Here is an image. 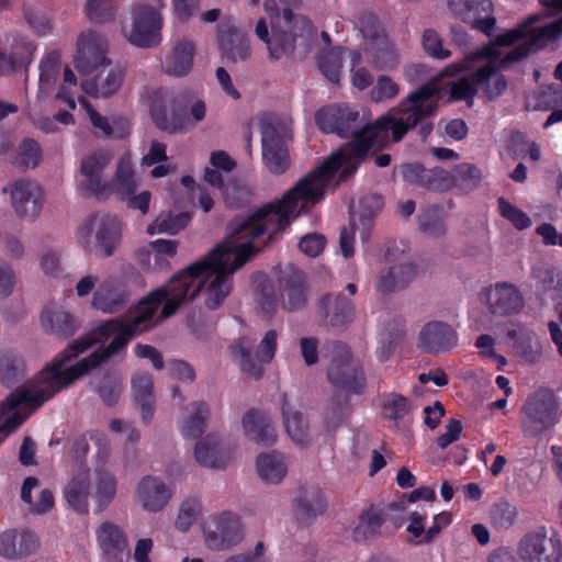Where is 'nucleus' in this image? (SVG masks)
Returning <instances> with one entry per match:
<instances>
[{
    "label": "nucleus",
    "mask_w": 562,
    "mask_h": 562,
    "mask_svg": "<svg viewBox=\"0 0 562 562\" xmlns=\"http://www.w3.org/2000/svg\"><path fill=\"white\" fill-rule=\"evenodd\" d=\"M238 456V446L234 440L210 434L196 442L194 458L202 467L225 469Z\"/></svg>",
    "instance_id": "19"
},
{
    "label": "nucleus",
    "mask_w": 562,
    "mask_h": 562,
    "mask_svg": "<svg viewBox=\"0 0 562 562\" xmlns=\"http://www.w3.org/2000/svg\"><path fill=\"white\" fill-rule=\"evenodd\" d=\"M190 221L188 213H180L178 215L161 214L147 227L149 235L155 234H171L175 235L181 231Z\"/></svg>",
    "instance_id": "47"
},
{
    "label": "nucleus",
    "mask_w": 562,
    "mask_h": 562,
    "mask_svg": "<svg viewBox=\"0 0 562 562\" xmlns=\"http://www.w3.org/2000/svg\"><path fill=\"white\" fill-rule=\"evenodd\" d=\"M106 54V38L94 30H86L80 33L77 40L76 68L81 74L89 75L100 67L109 66L111 60Z\"/></svg>",
    "instance_id": "17"
},
{
    "label": "nucleus",
    "mask_w": 562,
    "mask_h": 562,
    "mask_svg": "<svg viewBox=\"0 0 562 562\" xmlns=\"http://www.w3.org/2000/svg\"><path fill=\"white\" fill-rule=\"evenodd\" d=\"M80 103L83 106L97 135L102 137H123L128 133L130 128L126 123L114 120L111 124L108 117L97 112L89 102L81 100Z\"/></svg>",
    "instance_id": "40"
},
{
    "label": "nucleus",
    "mask_w": 562,
    "mask_h": 562,
    "mask_svg": "<svg viewBox=\"0 0 562 562\" xmlns=\"http://www.w3.org/2000/svg\"><path fill=\"white\" fill-rule=\"evenodd\" d=\"M423 47L430 56L445 59L450 56V50L445 48L442 40L434 30H426L423 34Z\"/></svg>",
    "instance_id": "59"
},
{
    "label": "nucleus",
    "mask_w": 562,
    "mask_h": 562,
    "mask_svg": "<svg viewBox=\"0 0 562 562\" xmlns=\"http://www.w3.org/2000/svg\"><path fill=\"white\" fill-rule=\"evenodd\" d=\"M201 513V504L195 498L183 501L175 521V526L180 531H188Z\"/></svg>",
    "instance_id": "52"
},
{
    "label": "nucleus",
    "mask_w": 562,
    "mask_h": 562,
    "mask_svg": "<svg viewBox=\"0 0 562 562\" xmlns=\"http://www.w3.org/2000/svg\"><path fill=\"white\" fill-rule=\"evenodd\" d=\"M325 247V238L318 234H308L300 241V249L308 257L318 256Z\"/></svg>",
    "instance_id": "64"
},
{
    "label": "nucleus",
    "mask_w": 562,
    "mask_h": 562,
    "mask_svg": "<svg viewBox=\"0 0 562 562\" xmlns=\"http://www.w3.org/2000/svg\"><path fill=\"white\" fill-rule=\"evenodd\" d=\"M122 390L121 381L117 378L106 376L103 379L99 393L108 405L116 403Z\"/></svg>",
    "instance_id": "60"
},
{
    "label": "nucleus",
    "mask_w": 562,
    "mask_h": 562,
    "mask_svg": "<svg viewBox=\"0 0 562 562\" xmlns=\"http://www.w3.org/2000/svg\"><path fill=\"white\" fill-rule=\"evenodd\" d=\"M38 487V480L30 476L24 480L21 497L23 502L31 505V510L36 514H43L50 510L54 506V495L48 490H41L35 502L32 499V490Z\"/></svg>",
    "instance_id": "42"
},
{
    "label": "nucleus",
    "mask_w": 562,
    "mask_h": 562,
    "mask_svg": "<svg viewBox=\"0 0 562 562\" xmlns=\"http://www.w3.org/2000/svg\"><path fill=\"white\" fill-rule=\"evenodd\" d=\"M416 274L417 268L409 261L393 265L380 274L378 290L382 293L400 291L406 288Z\"/></svg>",
    "instance_id": "34"
},
{
    "label": "nucleus",
    "mask_w": 562,
    "mask_h": 562,
    "mask_svg": "<svg viewBox=\"0 0 562 562\" xmlns=\"http://www.w3.org/2000/svg\"><path fill=\"white\" fill-rule=\"evenodd\" d=\"M41 325L47 331L70 336L79 328L80 323L69 312L60 306L50 304L42 311Z\"/></svg>",
    "instance_id": "33"
},
{
    "label": "nucleus",
    "mask_w": 562,
    "mask_h": 562,
    "mask_svg": "<svg viewBox=\"0 0 562 562\" xmlns=\"http://www.w3.org/2000/svg\"><path fill=\"white\" fill-rule=\"evenodd\" d=\"M125 77L120 66L102 69L95 77L82 82V90L94 98H106L119 91Z\"/></svg>",
    "instance_id": "32"
},
{
    "label": "nucleus",
    "mask_w": 562,
    "mask_h": 562,
    "mask_svg": "<svg viewBox=\"0 0 562 562\" xmlns=\"http://www.w3.org/2000/svg\"><path fill=\"white\" fill-rule=\"evenodd\" d=\"M562 105V89L547 87L530 94L527 99V108L535 111H548Z\"/></svg>",
    "instance_id": "48"
},
{
    "label": "nucleus",
    "mask_w": 562,
    "mask_h": 562,
    "mask_svg": "<svg viewBox=\"0 0 562 562\" xmlns=\"http://www.w3.org/2000/svg\"><path fill=\"white\" fill-rule=\"evenodd\" d=\"M448 5L453 14L484 33L488 34L495 25V19L492 16L477 18L480 9L484 12L492 10V3L488 0H448Z\"/></svg>",
    "instance_id": "28"
},
{
    "label": "nucleus",
    "mask_w": 562,
    "mask_h": 562,
    "mask_svg": "<svg viewBox=\"0 0 562 562\" xmlns=\"http://www.w3.org/2000/svg\"><path fill=\"white\" fill-rule=\"evenodd\" d=\"M205 546L213 551L231 550L243 542L246 530L241 518L232 512L209 516L202 525Z\"/></svg>",
    "instance_id": "12"
},
{
    "label": "nucleus",
    "mask_w": 562,
    "mask_h": 562,
    "mask_svg": "<svg viewBox=\"0 0 562 562\" xmlns=\"http://www.w3.org/2000/svg\"><path fill=\"white\" fill-rule=\"evenodd\" d=\"M344 50L340 47L324 52L319 57V68L322 72L331 81L338 82L341 75V55Z\"/></svg>",
    "instance_id": "49"
},
{
    "label": "nucleus",
    "mask_w": 562,
    "mask_h": 562,
    "mask_svg": "<svg viewBox=\"0 0 562 562\" xmlns=\"http://www.w3.org/2000/svg\"><path fill=\"white\" fill-rule=\"evenodd\" d=\"M480 302L491 315L498 317L517 314L525 305L520 290L509 282H496L484 288Z\"/></svg>",
    "instance_id": "16"
},
{
    "label": "nucleus",
    "mask_w": 562,
    "mask_h": 562,
    "mask_svg": "<svg viewBox=\"0 0 562 562\" xmlns=\"http://www.w3.org/2000/svg\"><path fill=\"white\" fill-rule=\"evenodd\" d=\"M282 306L288 311L302 307L305 303V291L301 283H289L281 293Z\"/></svg>",
    "instance_id": "57"
},
{
    "label": "nucleus",
    "mask_w": 562,
    "mask_h": 562,
    "mask_svg": "<svg viewBox=\"0 0 562 562\" xmlns=\"http://www.w3.org/2000/svg\"><path fill=\"white\" fill-rule=\"evenodd\" d=\"M210 418V408L204 402H193L188 406V415L180 425V434L186 439L200 437Z\"/></svg>",
    "instance_id": "38"
},
{
    "label": "nucleus",
    "mask_w": 562,
    "mask_h": 562,
    "mask_svg": "<svg viewBox=\"0 0 562 562\" xmlns=\"http://www.w3.org/2000/svg\"><path fill=\"white\" fill-rule=\"evenodd\" d=\"M265 10L271 19V35L265 20L256 25V35L267 44L271 59L292 56L296 50L305 54L316 40L312 22L304 15L294 14L290 9L279 13L274 0L265 2Z\"/></svg>",
    "instance_id": "6"
},
{
    "label": "nucleus",
    "mask_w": 562,
    "mask_h": 562,
    "mask_svg": "<svg viewBox=\"0 0 562 562\" xmlns=\"http://www.w3.org/2000/svg\"><path fill=\"white\" fill-rule=\"evenodd\" d=\"M38 544L36 536L29 531L7 530L0 533V555L5 559H24L35 553Z\"/></svg>",
    "instance_id": "30"
},
{
    "label": "nucleus",
    "mask_w": 562,
    "mask_h": 562,
    "mask_svg": "<svg viewBox=\"0 0 562 562\" xmlns=\"http://www.w3.org/2000/svg\"><path fill=\"white\" fill-rule=\"evenodd\" d=\"M329 381L348 392L359 393L366 385L364 375L357 363L351 360L347 346L337 344L327 372Z\"/></svg>",
    "instance_id": "18"
},
{
    "label": "nucleus",
    "mask_w": 562,
    "mask_h": 562,
    "mask_svg": "<svg viewBox=\"0 0 562 562\" xmlns=\"http://www.w3.org/2000/svg\"><path fill=\"white\" fill-rule=\"evenodd\" d=\"M112 159L108 149H95L82 157L80 161V176L78 188L85 196L104 199L108 196V182L101 175Z\"/></svg>",
    "instance_id": "15"
},
{
    "label": "nucleus",
    "mask_w": 562,
    "mask_h": 562,
    "mask_svg": "<svg viewBox=\"0 0 562 562\" xmlns=\"http://www.w3.org/2000/svg\"><path fill=\"white\" fill-rule=\"evenodd\" d=\"M540 3L547 8L562 9V0H540ZM539 20L540 15H530L516 27L499 34L502 43H524V47L513 58H524L562 35V18L542 26H535Z\"/></svg>",
    "instance_id": "9"
},
{
    "label": "nucleus",
    "mask_w": 562,
    "mask_h": 562,
    "mask_svg": "<svg viewBox=\"0 0 562 562\" xmlns=\"http://www.w3.org/2000/svg\"><path fill=\"white\" fill-rule=\"evenodd\" d=\"M426 186L439 191H448L456 187L457 176L454 171L451 172L442 168H434L428 170Z\"/></svg>",
    "instance_id": "56"
},
{
    "label": "nucleus",
    "mask_w": 562,
    "mask_h": 562,
    "mask_svg": "<svg viewBox=\"0 0 562 562\" xmlns=\"http://www.w3.org/2000/svg\"><path fill=\"white\" fill-rule=\"evenodd\" d=\"M97 539L106 562H126L128 560L127 539L119 526L103 522L97 530Z\"/></svg>",
    "instance_id": "26"
},
{
    "label": "nucleus",
    "mask_w": 562,
    "mask_h": 562,
    "mask_svg": "<svg viewBox=\"0 0 562 562\" xmlns=\"http://www.w3.org/2000/svg\"><path fill=\"white\" fill-rule=\"evenodd\" d=\"M452 521V516L449 512H442L437 514L432 519V525L425 532V536L422 540H418L419 543H430L440 531L449 526Z\"/></svg>",
    "instance_id": "61"
},
{
    "label": "nucleus",
    "mask_w": 562,
    "mask_h": 562,
    "mask_svg": "<svg viewBox=\"0 0 562 562\" xmlns=\"http://www.w3.org/2000/svg\"><path fill=\"white\" fill-rule=\"evenodd\" d=\"M351 69V85L358 90H364L373 83V75L366 68L358 65L361 63V54L358 50L349 52Z\"/></svg>",
    "instance_id": "53"
},
{
    "label": "nucleus",
    "mask_w": 562,
    "mask_h": 562,
    "mask_svg": "<svg viewBox=\"0 0 562 562\" xmlns=\"http://www.w3.org/2000/svg\"><path fill=\"white\" fill-rule=\"evenodd\" d=\"M400 91V86L392 78L380 76L371 90L370 97L373 102L381 103L393 100Z\"/></svg>",
    "instance_id": "54"
},
{
    "label": "nucleus",
    "mask_w": 562,
    "mask_h": 562,
    "mask_svg": "<svg viewBox=\"0 0 562 562\" xmlns=\"http://www.w3.org/2000/svg\"><path fill=\"white\" fill-rule=\"evenodd\" d=\"M457 345L458 335L456 330L443 322H428L418 334L417 347L428 353H445Z\"/></svg>",
    "instance_id": "23"
},
{
    "label": "nucleus",
    "mask_w": 562,
    "mask_h": 562,
    "mask_svg": "<svg viewBox=\"0 0 562 562\" xmlns=\"http://www.w3.org/2000/svg\"><path fill=\"white\" fill-rule=\"evenodd\" d=\"M518 510L508 502H501L495 505L492 512V521L499 528H509L516 521Z\"/></svg>",
    "instance_id": "58"
},
{
    "label": "nucleus",
    "mask_w": 562,
    "mask_h": 562,
    "mask_svg": "<svg viewBox=\"0 0 562 562\" xmlns=\"http://www.w3.org/2000/svg\"><path fill=\"white\" fill-rule=\"evenodd\" d=\"M256 470L266 483L279 484L288 473V463L280 452L260 453L256 459Z\"/></svg>",
    "instance_id": "36"
},
{
    "label": "nucleus",
    "mask_w": 562,
    "mask_h": 562,
    "mask_svg": "<svg viewBox=\"0 0 562 562\" xmlns=\"http://www.w3.org/2000/svg\"><path fill=\"white\" fill-rule=\"evenodd\" d=\"M97 449L93 469L76 471L64 490L68 505L80 514H88L90 499L99 510H104L116 497L117 477L108 467L110 445L106 436L98 430L88 434Z\"/></svg>",
    "instance_id": "5"
},
{
    "label": "nucleus",
    "mask_w": 562,
    "mask_h": 562,
    "mask_svg": "<svg viewBox=\"0 0 562 562\" xmlns=\"http://www.w3.org/2000/svg\"><path fill=\"white\" fill-rule=\"evenodd\" d=\"M357 26L362 34V50L373 66L381 70H391L398 64V54L394 44L379 25L372 14H362L357 20Z\"/></svg>",
    "instance_id": "11"
},
{
    "label": "nucleus",
    "mask_w": 562,
    "mask_h": 562,
    "mask_svg": "<svg viewBox=\"0 0 562 562\" xmlns=\"http://www.w3.org/2000/svg\"><path fill=\"white\" fill-rule=\"evenodd\" d=\"M412 411L411 402L403 395L392 393L383 400L382 414L396 429H401L409 422Z\"/></svg>",
    "instance_id": "39"
},
{
    "label": "nucleus",
    "mask_w": 562,
    "mask_h": 562,
    "mask_svg": "<svg viewBox=\"0 0 562 562\" xmlns=\"http://www.w3.org/2000/svg\"><path fill=\"white\" fill-rule=\"evenodd\" d=\"M439 89L426 85L411 93L398 106L378 119L361 131L356 130L358 113L347 106H330L316 113V123L325 133H337L341 137L352 135L351 143L326 158L316 169L300 179L283 196L268 203L269 214L286 213L282 226L286 227L296 216L318 203L340 180L353 175L361 158L371 148H382L398 142L407 131L431 116L438 108Z\"/></svg>",
    "instance_id": "1"
},
{
    "label": "nucleus",
    "mask_w": 562,
    "mask_h": 562,
    "mask_svg": "<svg viewBox=\"0 0 562 562\" xmlns=\"http://www.w3.org/2000/svg\"><path fill=\"white\" fill-rule=\"evenodd\" d=\"M281 414L284 429L292 442L301 448L308 447L311 443L308 420L286 396L282 397Z\"/></svg>",
    "instance_id": "31"
},
{
    "label": "nucleus",
    "mask_w": 562,
    "mask_h": 562,
    "mask_svg": "<svg viewBox=\"0 0 562 562\" xmlns=\"http://www.w3.org/2000/svg\"><path fill=\"white\" fill-rule=\"evenodd\" d=\"M164 1H137L130 8V21L123 23L122 34L126 41L140 48H150L161 43L164 26Z\"/></svg>",
    "instance_id": "8"
},
{
    "label": "nucleus",
    "mask_w": 562,
    "mask_h": 562,
    "mask_svg": "<svg viewBox=\"0 0 562 562\" xmlns=\"http://www.w3.org/2000/svg\"><path fill=\"white\" fill-rule=\"evenodd\" d=\"M147 98L151 117L160 130L170 133L186 130L184 120L176 112L175 98L167 90H151Z\"/></svg>",
    "instance_id": "22"
},
{
    "label": "nucleus",
    "mask_w": 562,
    "mask_h": 562,
    "mask_svg": "<svg viewBox=\"0 0 562 562\" xmlns=\"http://www.w3.org/2000/svg\"><path fill=\"white\" fill-rule=\"evenodd\" d=\"M524 47V43L506 44L496 41L480 52L469 56L462 63H453L447 66L440 77H453L461 72H470L450 86V98L452 100L472 99L477 92H483L488 99L498 97L507 87L501 68L507 64L518 61L520 58H513Z\"/></svg>",
    "instance_id": "4"
},
{
    "label": "nucleus",
    "mask_w": 562,
    "mask_h": 562,
    "mask_svg": "<svg viewBox=\"0 0 562 562\" xmlns=\"http://www.w3.org/2000/svg\"><path fill=\"white\" fill-rule=\"evenodd\" d=\"M161 292L151 291L121 317L100 322L85 336L69 344L43 370L38 398L54 397L104 361L123 353L130 341L158 324L156 313Z\"/></svg>",
    "instance_id": "3"
},
{
    "label": "nucleus",
    "mask_w": 562,
    "mask_h": 562,
    "mask_svg": "<svg viewBox=\"0 0 562 562\" xmlns=\"http://www.w3.org/2000/svg\"><path fill=\"white\" fill-rule=\"evenodd\" d=\"M246 438L257 445L271 446L277 440V432L270 417L260 411L250 409L241 418Z\"/></svg>",
    "instance_id": "29"
},
{
    "label": "nucleus",
    "mask_w": 562,
    "mask_h": 562,
    "mask_svg": "<svg viewBox=\"0 0 562 562\" xmlns=\"http://www.w3.org/2000/svg\"><path fill=\"white\" fill-rule=\"evenodd\" d=\"M128 209L137 210L143 215H146L149 212V204L151 200V194L149 191H142L139 193H128L122 198Z\"/></svg>",
    "instance_id": "63"
},
{
    "label": "nucleus",
    "mask_w": 562,
    "mask_h": 562,
    "mask_svg": "<svg viewBox=\"0 0 562 562\" xmlns=\"http://www.w3.org/2000/svg\"><path fill=\"white\" fill-rule=\"evenodd\" d=\"M172 488L160 477L146 475L135 488V502L146 513L161 512L171 501Z\"/></svg>",
    "instance_id": "20"
},
{
    "label": "nucleus",
    "mask_w": 562,
    "mask_h": 562,
    "mask_svg": "<svg viewBox=\"0 0 562 562\" xmlns=\"http://www.w3.org/2000/svg\"><path fill=\"white\" fill-rule=\"evenodd\" d=\"M498 210L501 215L509 221L517 229H525L531 225V220L524 211L503 198L498 199Z\"/></svg>",
    "instance_id": "55"
},
{
    "label": "nucleus",
    "mask_w": 562,
    "mask_h": 562,
    "mask_svg": "<svg viewBox=\"0 0 562 562\" xmlns=\"http://www.w3.org/2000/svg\"><path fill=\"white\" fill-rule=\"evenodd\" d=\"M223 53L233 61H243L250 56V45L241 34L233 33L220 38Z\"/></svg>",
    "instance_id": "46"
},
{
    "label": "nucleus",
    "mask_w": 562,
    "mask_h": 562,
    "mask_svg": "<svg viewBox=\"0 0 562 562\" xmlns=\"http://www.w3.org/2000/svg\"><path fill=\"white\" fill-rule=\"evenodd\" d=\"M347 413V402H340L338 397H333L323 414V423L325 429L327 431L336 430L345 420Z\"/></svg>",
    "instance_id": "51"
},
{
    "label": "nucleus",
    "mask_w": 562,
    "mask_h": 562,
    "mask_svg": "<svg viewBox=\"0 0 562 562\" xmlns=\"http://www.w3.org/2000/svg\"><path fill=\"white\" fill-rule=\"evenodd\" d=\"M517 557L521 562H561L562 542L544 529L530 531L518 541Z\"/></svg>",
    "instance_id": "14"
},
{
    "label": "nucleus",
    "mask_w": 562,
    "mask_h": 562,
    "mask_svg": "<svg viewBox=\"0 0 562 562\" xmlns=\"http://www.w3.org/2000/svg\"><path fill=\"white\" fill-rule=\"evenodd\" d=\"M325 318L328 324L339 326L350 321L353 314V305L351 301L337 296H326L322 301Z\"/></svg>",
    "instance_id": "41"
},
{
    "label": "nucleus",
    "mask_w": 562,
    "mask_h": 562,
    "mask_svg": "<svg viewBox=\"0 0 562 562\" xmlns=\"http://www.w3.org/2000/svg\"><path fill=\"white\" fill-rule=\"evenodd\" d=\"M269 214L262 209L245 216H238L227 226L225 239L205 257L173 276L170 281L155 291L161 294V316L170 317L184 303L201 294L205 305L217 308L232 290V274L252 256L254 241L260 236L269 238L284 227L286 213Z\"/></svg>",
    "instance_id": "2"
},
{
    "label": "nucleus",
    "mask_w": 562,
    "mask_h": 562,
    "mask_svg": "<svg viewBox=\"0 0 562 562\" xmlns=\"http://www.w3.org/2000/svg\"><path fill=\"white\" fill-rule=\"evenodd\" d=\"M262 160L266 167L272 173H283L289 167L288 150L283 145L282 138L270 123H263L261 126Z\"/></svg>",
    "instance_id": "25"
},
{
    "label": "nucleus",
    "mask_w": 562,
    "mask_h": 562,
    "mask_svg": "<svg viewBox=\"0 0 562 562\" xmlns=\"http://www.w3.org/2000/svg\"><path fill=\"white\" fill-rule=\"evenodd\" d=\"M278 338L279 333L276 329L266 331L257 346L256 359L251 356L252 346L250 341L240 338L231 346L232 357L245 374L259 379L263 373L262 366L270 363L276 356Z\"/></svg>",
    "instance_id": "13"
},
{
    "label": "nucleus",
    "mask_w": 562,
    "mask_h": 562,
    "mask_svg": "<svg viewBox=\"0 0 562 562\" xmlns=\"http://www.w3.org/2000/svg\"><path fill=\"white\" fill-rule=\"evenodd\" d=\"M384 521L381 510L368 508L359 517V521L353 529V539L356 541H364L373 536Z\"/></svg>",
    "instance_id": "43"
},
{
    "label": "nucleus",
    "mask_w": 562,
    "mask_h": 562,
    "mask_svg": "<svg viewBox=\"0 0 562 562\" xmlns=\"http://www.w3.org/2000/svg\"><path fill=\"white\" fill-rule=\"evenodd\" d=\"M521 428L526 436L537 437L551 429L559 419V403L547 387L536 390L522 406Z\"/></svg>",
    "instance_id": "10"
},
{
    "label": "nucleus",
    "mask_w": 562,
    "mask_h": 562,
    "mask_svg": "<svg viewBox=\"0 0 562 562\" xmlns=\"http://www.w3.org/2000/svg\"><path fill=\"white\" fill-rule=\"evenodd\" d=\"M130 299L124 283L117 278H108L92 293L91 306L104 314L122 310Z\"/></svg>",
    "instance_id": "24"
},
{
    "label": "nucleus",
    "mask_w": 562,
    "mask_h": 562,
    "mask_svg": "<svg viewBox=\"0 0 562 562\" xmlns=\"http://www.w3.org/2000/svg\"><path fill=\"white\" fill-rule=\"evenodd\" d=\"M117 8V0H87L85 12L91 22L104 24L114 20Z\"/></svg>",
    "instance_id": "44"
},
{
    "label": "nucleus",
    "mask_w": 562,
    "mask_h": 562,
    "mask_svg": "<svg viewBox=\"0 0 562 562\" xmlns=\"http://www.w3.org/2000/svg\"><path fill=\"white\" fill-rule=\"evenodd\" d=\"M132 389L142 409V419L149 423L154 414L153 376L147 372L136 373L132 379Z\"/></svg>",
    "instance_id": "37"
},
{
    "label": "nucleus",
    "mask_w": 562,
    "mask_h": 562,
    "mask_svg": "<svg viewBox=\"0 0 562 562\" xmlns=\"http://www.w3.org/2000/svg\"><path fill=\"white\" fill-rule=\"evenodd\" d=\"M196 45L193 40L179 38L173 43L171 52L161 60V69L172 77H184L193 67Z\"/></svg>",
    "instance_id": "27"
},
{
    "label": "nucleus",
    "mask_w": 562,
    "mask_h": 562,
    "mask_svg": "<svg viewBox=\"0 0 562 562\" xmlns=\"http://www.w3.org/2000/svg\"><path fill=\"white\" fill-rule=\"evenodd\" d=\"M11 203L18 217L34 221L42 211L44 192L34 181H16L11 190Z\"/></svg>",
    "instance_id": "21"
},
{
    "label": "nucleus",
    "mask_w": 562,
    "mask_h": 562,
    "mask_svg": "<svg viewBox=\"0 0 562 562\" xmlns=\"http://www.w3.org/2000/svg\"><path fill=\"white\" fill-rule=\"evenodd\" d=\"M463 427L458 419H450L445 427V432L437 438V445L441 449H446L449 445L460 439Z\"/></svg>",
    "instance_id": "62"
},
{
    "label": "nucleus",
    "mask_w": 562,
    "mask_h": 562,
    "mask_svg": "<svg viewBox=\"0 0 562 562\" xmlns=\"http://www.w3.org/2000/svg\"><path fill=\"white\" fill-rule=\"evenodd\" d=\"M137 188V179L130 154H124L116 162L114 175L108 182V195L114 192L119 198L133 193Z\"/></svg>",
    "instance_id": "35"
},
{
    "label": "nucleus",
    "mask_w": 562,
    "mask_h": 562,
    "mask_svg": "<svg viewBox=\"0 0 562 562\" xmlns=\"http://www.w3.org/2000/svg\"><path fill=\"white\" fill-rule=\"evenodd\" d=\"M60 65V54L58 52L48 53L40 64V87L41 95L47 94L55 82Z\"/></svg>",
    "instance_id": "45"
},
{
    "label": "nucleus",
    "mask_w": 562,
    "mask_h": 562,
    "mask_svg": "<svg viewBox=\"0 0 562 562\" xmlns=\"http://www.w3.org/2000/svg\"><path fill=\"white\" fill-rule=\"evenodd\" d=\"M123 232L124 223L117 215L95 213L79 225L75 240L87 254L105 259L119 251Z\"/></svg>",
    "instance_id": "7"
},
{
    "label": "nucleus",
    "mask_w": 562,
    "mask_h": 562,
    "mask_svg": "<svg viewBox=\"0 0 562 562\" xmlns=\"http://www.w3.org/2000/svg\"><path fill=\"white\" fill-rule=\"evenodd\" d=\"M25 372V362L21 356L14 352L0 353V379L11 382Z\"/></svg>",
    "instance_id": "50"
}]
</instances>
